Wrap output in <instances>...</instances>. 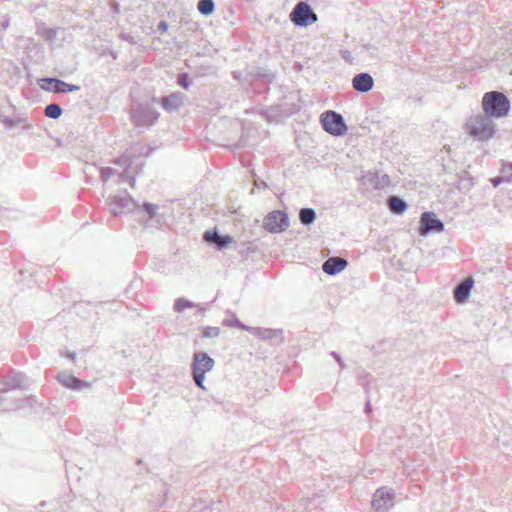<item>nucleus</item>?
<instances>
[{
    "label": "nucleus",
    "instance_id": "nucleus-19",
    "mask_svg": "<svg viewBox=\"0 0 512 512\" xmlns=\"http://www.w3.org/2000/svg\"><path fill=\"white\" fill-rule=\"evenodd\" d=\"M352 86L357 92L366 93L372 90L374 79L369 73L362 72L353 77Z\"/></svg>",
    "mask_w": 512,
    "mask_h": 512
},
{
    "label": "nucleus",
    "instance_id": "nucleus-22",
    "mask_svg": "<svg viewBox=\"0 0 512 512\" xmlns=\"http://www.w3.org/2000/svg\"><path fill=\"white\" fill-rule=\"evenodd\" d=\"M5 381H7L10 390H24L28 387L27 377L24 373L21 372H13L7 379H5Z\"/></svg>",
    "mask_w": 512,
    "mask_h": 512
},
{
    "label": "nucleus",
    "instance_id": "nucleus-34",
    "mask_svg": "<svg viewBox=\"0 0 512 512\" xmlns=\"http://www.w3.org/2000/svg\"><path fill=\"white\" fill-rule=\"evenodd\" d=\"M371 375L368 373H362L358 376V383L364 386L366 392H368V384L370 382Z\"/></svg>",
    "mask_w": 512,
    "mask_h": 512
},
{
    "label": "nucleus",
    "instance_id": "nucleus-5",
    "mask_svg": "<svg viewBox=\"0 0 512 512\" xmlns=\"http://www.w3.org/2000/svg\"><path fill=\"white\" fill-rule=\"evenodd\" d=\"M289 17L297 27H307L318 20L312 7L304 1H300L294 6Z\"/></svg>",
    "mask_w": 512,
    "mask_h": 512
},
{
    "label": "nucleus",
    "instance_id": "nucleus-14",
    "mask_svg": "<svg viewBox=\"0 0 512 512\" xmlns=\"http://www.w3.org/2000/svg\"><path fill=\"white\" fill-rule=\"evenodd\" d=\"M153 152V148H146L141 143H134L130 145L125 152L120 156V160H124L125 162H129V165H132L134 160L138 157L144 156L149 157Z\"/></svg>",
    "mask_w": 512,
    "mask_h": 512
},
{
    "label": "nucleus",
    "instance_id": "nucleus-23",
    "mask_svg": "<svg viewBox=\"0 0 512 512\" xmlns=\"http://www.w3.org/2000/svg\"><path fill=\"white\" fill-rule=\"evenodd\" d=\"M387 206L390 212L395 215H402L408 209V203L398 196L389 197Z\"/></svg>",
    "mask_w": 512,
    "mask_h": 512
},
{
    "label": "nucleus",
    "instance_id": "nucleus-46",
    "mask_svg": "<svg viewBox=\"0 0 512 512\" xmlns=\"http://www.w3.org/2000/svg\"><path fill=\"white\" fill-rule=\"evenodd\" d=\"M364 411L367 414H369L371 412V403L369 400L365 403Z\"/></svg>",
    "mask_w": 512,
    "mask_h": 512
},
{
    "label": "nucleus",
    "instance_id": "nucleus-49",
    "mask_svg": "<svg viewBox=\"0 0 512 512\" xmlns=\"http://www.w3.org/2000/svg\"><path fill=\"white\" fill-rule=\"evenodd\" d=\"M196 307L198 308V310H199V312H200V313H203V312H205V311H206V308H205V307H203V306H201V305H196Z\"/></svg>",
    "mask_w": 512,
    "mask_h": 512
},
{
    "label": "nucleus",
    "instance_id": "nucleus-1",
    "mask_svg": "<svg viewBox=\"0 0 512 512\" xmlns=\"http://www.w3.org/2000/svg\"><path fill=\"white\" fill-rule=\"evenodd\" d=\"M467 133L476 141L487 142L492 139L496 132L497 126L493 118L478 113L471 116L466 122Z\"/></svg>",
    "mask_w": 512,
    "mask_h": 512
},
{
    "label": "nucleus",
    "instance_id": "nucleus-27",
    "mask_svg": "<svg viewBox=\"0 0 512 512\" xmlns=\"http://www.w3.org/2000/svg\"><path fill=\"white\" fill-rule=\"evenodd\" d=\"M62 108L57 103H50L44 109V114L47 118L56 120L62 115Z\"/></svg>",
    "mask_w": 512,
    "mask_h": 512
},
{
    "label": "nucleus",
    "instance_id": "nucleus-10",
    "mask_svg": "<svg viewBox=\"0 0 512 512\" xmlns=\"http://www.w3.org/2000/svg\"><path fill=\"white\" fill-rule=\"evenodd\" d=\"M39 86L41 89L53 93H68L80 90L79 85L69 84L53 77L42 78L39 82Z\"/></svg>",
    "mask_w": 512,
    "mask_h": 512
},
{
    "label": "nucleus",
    "instance_id": "nucleus-2",
    "mask_svg": "<svg viewBox=\"0 0 512 512\" xmlns=\"http://www.w3.org/2000/svg\"><path fill=\"white\" fill-rule=\"evenodd\" d=\"M483 113L493 119L509 114L511 103L508 97L499 91H489L483 95L481 102Z\"/></svg>",
    "mask_w": 512,
    "mask_h": 512
},
{
    "label": "nucleus",
    "instance_id": "nucleus-43",
    "mask_svg": "<svg viewBox=\"0 0 512 512\" xmlns=\"http://www.w3.org/2000/svg\"><path fill=\"white\" fill-rule=\"evenodd\" d=\"M9 390H10V388L7 384V381H5V379L0 380V393H5Z\"/></svg>",
    "mask_w": 512,
    "mask_h": 512
},
{
    "label": "nucleus",
    "instance_id": "nucleus-38",
    "mask_svg": "<svg viewBox=\"0 0 512 512\" xmlns=\"http://www.w3.org/2000/svg\"><path fill=\"white\" fill-rule=\"evenodd\" d=\"M118 37H119L121 40H123V41H127V42H129V43H130V44H132V45H136V44H137L136 39H135L132 35H130V34H128V33H124V32H122V33H120V34H119V36H118Z\"/></svg>",
    "mask_w": 512,
    "mask_h": 512
},
{
    "label": "nucleus",
    "instance_id": "nucleus-33",
    "mask_svg": "<svg viewBox=\"0 0 512 512\" xmlns=\"http://www.w3.org/2000/svg\"><path fill=\"white\" fill-rule=\"evenodd\" d=\"M193 380L197 387L201 389H205L204 387V380H205V374L200 372H192Z\"/></svg>",
    "mask_w": 512,
    "mask_h": 512
},
{
    "label": "nucleus",
    "instance_id": "nucleus-7",
    "mask_svg": "<svg viewBox=\"0 0 512 512\" xmlns=\"http://www.w3.org/2000/svg\"><path fill=\"white\" fill-rule=\"evenodd\" d=\"M109 212L114 216L132 212L139 208L137 202L129 195H114L108 198Z\"/></svg>",
    "mask_w": 512,
    "mask_h": 512
},
{
    "label": "nucleus",
    "instance_id": "nucleus-37",
    "mask_svg": "<svg viewBox=\"0 0 512 512\" xmlns=\"http://www.w3.org/2000/svg\"><path fill=\"white\" fill-rule=\"evenodd\" d=\"M115 172L111 167H105L101 170V178L103 181H107Z\"/></svg>",
    "mask_w": 512,
    "mask_h": 512
},
{
    "label": "nucleus",
    "instance_id": "nucleus-26",
    "mask_svg": "<svg viewBox=\"0 0 512 512\" xmlns=\"http://www.w3.org/2000/svg\"><path fill=\"white\" fill-rule=\"evenodd\" d=\"M198 11L203 16H210L215 10V3L213 0H199L197 4Z\"/></svg>",
    "mask_w": 512,
    "mask_h": 512
},
{
    "label": "nucleus",
    "instance_id": "nucleus-39",
    "mask_svg": "<svg viewBox=\"0 0 512 512\" xmlns=\"http://www.w3.org/2000/svg\"><path fill=\"white\" fill-rule=\"evenodd\" d=\"M9 24L10 18L7 15L2 16L0 21V29L5 31L9 27Z\"/></svg>",
    "mask_w": 512,
    "mask_h": 512
},
{
    "label": "nucleus",
    "instance_id": "nucleus-36",
    "mask_svg": "<svg viewBox=\"0 0 512 512\" xmlns=\"http://www.w3.org/2000/svg\"><path fill=\"white\" fill-rule=\"evenodd\" d=\"M492 182V185L494 187H497L499 186L501 183L503 182H508V183H511L512 182V174L509 175V176H500V177H495L491 180Z\"/></svg>",
    "mask_w": 512,
    "mask_h": 512
},
{
    "label": "nucleus",
    "instance_id": "nucleus-51",
    "mask_svg": "<svg viewBox=\"0 0 512 512\" xmlns=\"http://www.w3.org/2000/svg\"><path fill=\"white\" fill-rule=\"evenodd\" d=\"M109 54L114 58L116 59L117 58V54L114 52V51H110Z\"/></svg>",
    "mask_w": 512,
    "mask_h": 512
},
{
    "label": "nucleus",
    "instance_id": "nucleus-24",
    "mask_svg": "<svg viewBox=\"0 0 512 512\" xmlns=\"http://www.w3.org/2000/svg\"><path fill=\"white\" fill-rule=\"evenodd\" d=\"M458 185H457V188L460 190V191H463V192H468L470 191V189L474 186V179L471 177V175L469 174V172L467 171H462L459 175H458Z\"/></svg>",
    "mask_w": 512,
    "mask_h": 512
},
{
    "label": "nucleus",
    "instance_id": "nucleus-29",
    "mask_svg": "<svg viewBox=\"0 0 512 512\" xmlns=\"http://www.w3.org/2000/svg\"><path fill=\"white\" fill-rule=\"evenodd\" d=\"M195 306H196V304L193 303L192 301L184 299V298H179L175 301L173 308L176 312H181L185 308H192Z\"/></svg>",
    "mask_w": 512,
    "mask_h": 512
},
{
    "label": "nucleus",
    "instance_id": "nucleus-35",
    "mask_svg": "<svg viewBox=\"0 0 512 512\" xmlns=\"http://www.w3.org/2000/svg\"><path fill=\"white\" fill-rule=\"evenodd\" d=\"M46 40L48 41H54L56 36H57V30L55 29H51V28H47V29H44L42 34H41Z\"/></svg>",
    "mask_w": 512,
    "mask_h": 512
},
{
    "label": "nucleus",
    "instance_id": "nucleus-44",
    "mask_svg": "<svg viewBox=\"0 0 512 512\" xmlns=\"http://www.w3.org/2000/svg\"><path fill=\"white\" fill-rule=\"evenodd\" d=\"M501 171L504 174L508 173L509 171H512V162H508V163L503 164Z\"/></svg>",
    "mask_w": 512,
    "mask_h": 512
},
{
    "label": "nucleus",
    "instance_id": "nucleus-9",
    "mask_svg": "<svg viewBox=\"0 0 512 512\" xmlns=\"http://www.w3.org/2000/svg\"><path fill=\"white\" fill-rule=\"evenodd\" d=\"M444 223L437 217L434 212L426 211L421 214L418 232L421 236L429 233H440L444 231Z\"/></svg>",
    "mask_w": 512,
    "mask_h": 512
},
{
    "label": "nucleus",
    "instance_id": "nucleus-48",
    "mask_svg": "<svg viewBox=\"0 0 512 512\" xmlns=\"http://www.w3.org/2000/svg\"><path fill=\"white\" fill-rule=\"evenodd\" d=\"M23 401L29 403V405H32V402H34V399H33V397H27V398L23 399Z\"/></svg>",
    "mask_w": 512,
    "mask_h": 512
},
{
    "label": "nucleus",
    "instance_id": "nucleus-42",
    "mask_svg": "<svg viewBox=\"0 0 512 512\" xmlns=\"http://www.w3.org/2000/svg\"><path fill=\"white\" fill-rule=\"evenodd\" d=\"M157 30L160 32V33H164L168 30V22L165 21V20H162L158 23V26H157Z\"/></svg>",
    "mask_w": 512,
    "mask_h": 512
},
{
    "label": "nucleus",
    "instance_id": "nucleus-50",
    "mask_svg": "<svg viewBox=\"0 0 512 512\" xmlns=\"http://www.w3.org/2000/svg\"><path fill=\"white\" fill-rule=\"evenodd\" d=\"M256 185H257L258 187L262 186V187H264V188H267V185H266V183H265L264 181H261L260 183L256 182Z\"/></svg>",
    "mask_w": 512,
    "mask_h": 512
},
{
    "label": "nucleus",
    "instance_id": "nucleus-32",
    "mask_svg": "<svg viewBox=\"0 0 512 512\" xmlns=\"http://www.w3.org/2000/svg\"><path fill=\"white\" fill-rule=\"evenodd\" d=\"M158 206L149 202L143 203V210L147 213L149 219H153L156 216Z\"/></svg>",
    "mask_w": 512,
    "mask_h": 512
},
{
    "label": "nucleus",
    "instance_id": "nucleus-25",
    "mask_svg": "<svg viewBox=\"0 0 512 512\" xmlns=\"http://www.w3.org/2000/svg\"><path fill=\"white\" fill-rule=\"evenodd\" d=\"M317 214L313 208H302L299 212V220L305 225L309 226L316 220Z\"/></svg>",
    "mask_w": 512,
    "mask_h": 512
},
{
    "label": "nucleus",
    "instance_id": "nucleus-20",
    "mask_svg": "<svg viewBox=\"0 0 512 512\" xmlns=\"http://www.w3.org/2000/svg\"><path fill=\"white\" fill-rule=\"evenodd\" d=\"M0 122L7 128L11 129L18 125H22V130H29L33 127V123L29 121L28 117L24 115H17L15 117L0 114Z\"/></svg>",
    "mask_w": 512,
    "mask_h": 512
},
{
    "label": "nucleus",
    "instance_id": "nucleus-4",
    "mask_svg": "<svg viewBox=\"0 0 512 512\" xmlns=\"http://www.w3.org/2000/svg\"><path fill=\"white\" fill-rule=\"evenodd\" d=\"M320 122L322 128L333 136H343L348 131V126L343 116L334 110L323 112L320 116Z\"/></svg>",
    "mask_w": 512,
    "mask_h": 512
},
{
    "label": "nucleus",
    "instance_id": "nucleus-3",
    "mask_svg": "<svg viewBox=\"0 0 512 512\" xmlns=\"http://www.w3.org/2000/svg\"><path fill=\"white\" fill-rule=\"evenodd\" d=\"M159 116V112L149 102L133 100L130 105V121L136 127H150L157 122Z\"/></svg>",
    "mask_w": 512,
    "mask_h": 512
},
{
    "label": "nucleus",
    "instance_id": "nucleus-18",
    "mask_svg": "<svg viewBox=\"0 0 512 512\" xmlns=\"http://www.w3.org/2000/svg\"><path fill=\"white\" fill-rule=\"evenodd\" d=\"M348 266V261L345 258L334 256L328 258L322 264V270L327 275H336L343 271Z\"/></svg>",
    "mask_w": 512,
    "mask_h": 512
},
{
    "label": "nucleus",
    "instance_id": "nucleus-28",
    "mask_svg": "<svg viewBox=\"0 0 512 512\" xmlns=\"http://www.w3.org/2000/svg\"><path fill=\"white\" fill-rule=\"evenodd\" d=\"M223 326L225 327H235V328H239L241 330H244V331H248L249 332V329H251V327L243 324L238 318H236L234 316L233 319H224L223 322H222Z\"/></svg>",
    "mask_w": 512,
    "mask_h": 512
},
{
    "label": "nucleus",
    "instance_id": "nucleus-8",
    "mask_svg": "<svg viewBox=\"0 0 512 512\" xmlns=\"http://www.w3.org/2000/svg\"><path fill=\"white\" fill-rule=\"evenodd\" d=\"M263 227L270 233H281L289 227L288 214L281 210L268 213L263 220Z\"/></svg>",
    "mask_w": 512,
    "mask_h": 512
},
{
    "label": "nucleus",
    "instance_id": "nucleus-13",
    "mask_svg": "<svg viewBox=\"0 0 512 512\" xmlns=\"http://www.w3.org/2000/svg\"><path fill=\"white\" fill-rule=\"evenodd\" d=\"M203 239L207 244L215 247L217 250H223L229 244L234 242L233 237L229 235H221L217 230L206 231Z\"/></svg>",
    "mask_w": 512,
    "mask_h": 512
},
{
    "label": "nucleus",
    "instance_id": "nucleus-31",
    "mask_svg": "<svg viewBox=\"0 0 512 512\" xmlns=\"http://www.w3.org/2000/svg\"><path fill=\"white\" fill-rule=\"evenodd\" d=\"M177 84L187 90L191 86L192 81L187 73H180L177 77Z\"/></svg>",
    "mask_w": 512,
    "mask_h": 512
},
{
    "label": "nucleus",
    "instance_id": "nucleus-6",
    "mask_svg": "<svg viewBox=\"0 0 512 512\" xmlns=\"http://www.w3.org/2000/svg\"><path fill=\"white\" fill-rule=\"evenodd\" d=\"M395 491L389 487H380L373 494L371 505L375 512H388L394 505Z\"/></svg>",
    "mask_w": 512,
    "mask_h": 512
},
{
    "label": "nucleus",
    "instance_id": "nucleus-17",
    "mask_svg": "<svg viewBox=\"0 0 512 512\" xmlns=\"http://www.w3.org/2000/svg\"><path fill=\"white\" fill-rule=\"evenodd\" d=\"M474 286V279L467 277L461 281L454 289V300L458 304H462L468 301L471 290Z\"/></svg>",
    "mask_w": 512,
    "mask_h": 512
},
{
    "label": "nucleus",
    "instance_id": "nucleus-41",
    "mask_svg": "<svg viewBox=\"0 0 512 512\" xmlns=\"http://www.w3.org/2000/svg\"><path fill=\"white\" fill-rule=\"evenodd\" d=\"M340 54L344 60H346L348 63H352L353 58H352L351 52L349 50H341Z\"/></svg>",
    "mask_w": 512,
    "mask_h": 512
},
{
    "label": "nucleus",
    "instance_id": "nucleus-47",
    "mask_svg": "<svg viewBox=\"0 0 512 512\" xmlns=\"http://www.w3.org/2000/svg\"><path fill=\"white\" fill-rule=\"evenodd\" d=\"M64 355L73 361L75 360L76 357V354L74 352H66Z\"/></svg>",
    "mask_w": 512,
    "mask_h": 512
},
{
    "label": "nucleus",
    "instance_id": "nucleus-21",
    "mask_svg": "<svg viewBox=\"0 0 512 512\" xmlns=\"http://www.w3.org/2000/svg\"><path fill=\"white\" fill-rule=\"evenodd\" d=\"M57 380L65 387L72 390H80L83 387H88L89 384L76 376L69 375L65 372L59 373Z\"/></svg>",
    "mask_w": 512,
    "mask_h": 512
},
{
    "label": "nucleus",
    "instance_id": "nucleus-45",
    "mask_svg": "<svg viewBox=\"0 0 512 512\" xmlns=\"http://www.w3.org/2000/svg\"><path fill=\"white\" fill-rule=\"evenodd\" d=\"M116 163L118 164H121V165H125V172L128 171V169L131 168V165H129V162H125L124 160H120V157L116 160Z\"/></svg>",
    "mask_w": 512,
    "mask_h": 512
},
{
    "label": "nucleus",
    "instance_id": "nucleus-40",
    "mask_svg": "<svg viewBox=\"0 0 512 512\" xmlns=\"http://www.w3.org/2000/svg\"><path fill=\"white\" fill-rule=\"evenodd\" d=\"M330 355L338 362L339 366L341 367V369H344L346 367L345 363L343 362L342 360V357L340 356L339 353L335 352V351H332L330 353Z\"/></svg>",
    "mask_w": 512,
    "mask_h": 512
},
{
    "label": "nucleus",
    "instance_id": "nucleus-16",
    "mask_svg": "<svg viewBox=\"0 0 512 512\" xmlns=\"http://www.w3.org/2000/svg\"><path fill=\"white\" fill-rule=\"evenodd\" d=\"M185 95L179 91L173 92L168 96L160 99V104L163 109L169 113L178 111L184 103Z\"/></svg>",
    "mask_w": 512,
    "mask_h": 512
},
{
    "label": "nucleus",
    "instance_id": "nucleus-53",
    "mask_svg": "<svg viewBox=\"0 0 512 512\" xmlns=\"http://www.w3.org/2000/svg\"><path fill=\"white\" fill-rule=\"evenodd\" d=\"M134 182H135V178H132L130 184L134 185Z\"/></svg>",
    "mask_w": 512,
    "mask_h": 512
},
{
    "label": "nucleus",
    "instance_id": "nucleus-30",
    "mask_svg": "<svg viewBox=\"0 0 512 512\" xmlns=\"http://www.w3.org/2000/svg\"><path fill=\"white\" fill-rule=\"evenodd\" d=\"M220 335V328L214 326H206L202 329V337L216 338Z\"/></svg>",
    "mask_w": 512,
    "mask_h": 512
},
{
    "label": "nucleus",
    "instance_id": "nucleus-12",
    "mask_svg": "<svg viewBox=\"0 0 512 512\" xmlns=\"http://www.w3.org/2000/svg\"><path fill=\"white\" fill-rule=\"evenodd\" d=\"M215 361L204 351H196L193 354L191 370L192 372H200L206 374L214 367Z\"/></svg>",
    "mask_w": 512,
    "mask_h": 512
},
{
    "label": "nucleus",
    "instance_id": "nucleus-11",
    "mask_svg": "<svg viewBox=\"0 0 512 512\" xmlns=\"http://www.w3.org/2000/svg\"><path fill=\"white\" fill-rule=\"evenodd\" d=\"M249 332L258 339L268 341L273 345H280L285 341L283 329L251 327Z\"/></svg>",
    "mask_w": 512,
    "mask_h": 512
},
{
    "label": "nucleus",
    "instance_id": "nucleus-52",
    "mask_svg": "<svg viewBox=\"0 0 512 512\" xmlns=\"http://www.w3.org/2000/svg\"><path fill=\"white\" fill-rule=\"evenodd\" d=\"M233 77H234L235 79H239V75H238L236 72H234V73H233Z\"/></svg>",
    "mask_w": 512,
    "mask_h": 512
},
{
    "label": "nucleus",
    "instance_id": "nucleus-15",
    "mask_svg": "<svg viewBox=\"0 0 512 512\" xmlns=\"http://www.w3.org/2000/svg\"><path fill=\"white\" fill-rule=\"evenodd\" d=\"M390 184V177L388 174L380 175L378 172H368L362 177V185H368V188L380 190Z\"/></svg>",
    "mask_w": 512,
    "mask_h": 512
}]
</instances>
